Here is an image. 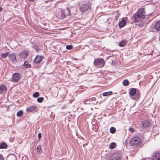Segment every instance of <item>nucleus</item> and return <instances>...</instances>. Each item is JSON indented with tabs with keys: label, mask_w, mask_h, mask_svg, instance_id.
<instances>
[{
	"label": "nucleus",
	"mask_w": 160,
	"mask_h": 160,
	"mask_svg": "<svg viewBox=\"0 0 160 160\" xmlns=\"http://www.w3.org/2000/svg\"><path fill=\"white\" fill-rule=\"evenodd\" d=\"M123 84L124 86H127L129 84V82L127 79L124 80L123 81Z\"/></svg>",
	"instance_id": "obj_20"
},
{
	"label": "nucleus",
	"mask_w": 160,
	"mask_h": 160,
	"mask_svg": "<svg viewBox=\"0 0 160 160\" xmlns=\"http://www.w3.org/2000/svg\"><path fill=\"white\" fill-rule=\"evenodd\" d=\"M73 48V46L72 45H68L66 46V48L68 50H71Z\"/></svg>",
	"instance_id": "obj_30"
},
{
	"label": "nucleus",
	"mask_w": 160,
	"mask_h": 160,
	"mask_svg": "<svg viewBox=\"0 0 160 160\" xmlns=\"http://www.w3.org/2000/svg\"><path fill=\"white\" fill-rule=\"evenodd\" d=\"M137 93V91H136V90L135 88H132L130 90V92H129V94L130 95L132 96H134L135 94H136ZM137 94H138V97H140V94L137 93Z\"/></svg>",
	"instance_id": "obj_13"
},
{
	"label": "nucleus",
	"mask_w": 160,
	"mask_h": 160,
	"mask_svg": "<svg viewBox=\"0 0 160 160\" xmlns=\"http://www.w3.org/2000/svg\"><path fill=\"white\" fill-rule=\"evenodd\" d=\"M0 160H4V158L2 155H0Z\"/></svg>",
	"instance_id": "obj_33"
},
{
	"label": "nucleus",
	"mask_w": 160,
	"mask_h": 160,
	"mask_svg": "<svg viewBox=\"0 0 160 160\" xmlns=\"http://www.w3.org/2000/svg\"><path fill=\"white\" fill-rule=\"evenodd\" d=\"M90 6L89 3L85 4L82 5L80 8V11L82 13L90 9Z\"/></svg>",
	"instance_id": "obj_5"
},
{
	"label": "nucleus",
	"mask_w": 160,
	"mask_h": 160,
	"mask_svg": "<svg viewBox=\"0 0 160 160\" xmlns=\"http://www.w3.org/2000/svg\"><path fill=\"white\" fill-rule=\"evenodd\" d=\"M30 1H31V2H34L35 0H29Z\"/></svg>",
	"instance_id": "obj_39"
},
{
	"label": "nucleus",
	"mask_w": 160,
	"mask_h": 160,
	"mask_svg": "<svg viewBox=\"0 0 160 160\" xmlns=\"http://www.w3.org/2000/svg\"><path fill=\"white\" fill-rule=\"evenodd\" d=\"M33 48L36 50L37 51H38L39 49L38 46L35 45L33 46Z\"/></svg>",
	"instance_id": "obj_31"
},
{
	"label": "nucleus",
	"mask_w": 160,
	"mask_h": 160,
	"mask_svg": "<svg viewBox=\"0 0 160 160\" xmlns=\"http://www.w3.org/2000/svg\"><path fill=\"white\" fill-rule=\"evenodd\" d=\"M130 143L132 146L138 147L142 143L141 139L138 137H133L130 140Z\"/></svg>",
	"instance_id": "obj_1"
},
{
	"label": "nucleus",
	"mask_w": 160,
	"mask_h": 160,
	"mask_svg": "<svg viewBox=\"0 0 160 160\" xmlns=\"http://www.w3.org/2000/svg\"><path fill=\"white\" fill-rule=\"evenodd\" d=\"M20 78L19 73H15L13 74L11 80L13 82H17Z\"/></svg>",
	"instance_id": "obj_6"
},
{
	"label": "nucleus",
	"mask_w": 160,
	"mask_h": 160,
	"mask_svg": "<svg viewBox=\"0 0 160 160\" xmlns=\"http://www.w3.org/2000/svg\"><path fill=\"white\" fill-rule=\"evenodd\" d=\"M28 52L27 50H24L20 52L19 54V56L21 58L25 59L28 57Z\"/></svg>",
	"instance_id": "obj_7"
},
{
	"label": "nucleus",
	"mask_w": 160,
	"mask_h": 160,
	"mask_svg": "<svg viewBox=\"0 0 160 160\" xmlns=\"http://www.w3.org/2000/svg\"><path fill=\"white\" fill-rule=\"evenodd\" d=\"M7 145L5 143H3L0 145V148H5L7 147Z\"/></svg>",
	"instance_id": "obj_23"
},
{
	"label": "nucleus",
	"mask_w": 160,
	"mask_h": 160,
	"mask_svg": "<svg viewBox=\"0 0 160 160\" xmlns=\"http://www.w3.org/2000/svg\"><path fill=\"white\" fill-rule=\"evenodd\" d=\"M23 114L22 111L20 110L17 113V115L18 117H20Z\"/></svg>",
	"instance_id": "obj_27"
},
{
	"label": "nucleus",
	"mask_w": 160,
	"mask_h": 160,
	"mask_svg": "<svg viewBox=\"0 0 160 160\" xmlns=\"http://www.w3.org/2000/svg\"><path fill=\"white\" fill-rule=\"evenodd\" d=\"M122 157L120 153L115 152L110 158V160H121Z\"/></svg>",
	"instance_id": "obj_4"
},
{
	"label": "nucleus",
	"mask_w": 160,
	"mask_h": 160,
	"mask_svg": "<svg viewBox=\"0 0 160 160\" xmlns=\"http://www.w3.org/2000/svg\"><path fill=\"white\" fill-rule=\"evenodd\" d=\"M38 138L39 139L41 138V133H40L38 134Z\"/></svg>",
	"instance_id": "obj_35"
},
{
	"label": "nucleus",
	"mask_w": 160,
	"mask_h": 160,
	"mask_svg": "<svg viewBox=\"0 0 160 160\" xmlns=\"http://www.w3.org/2000/svg\"><path fill=\"white\" fill-rule=\"evenodd\" d=\"M42 152V150L40 145H38L37 147V153L40 154Z\"/></svg>",
	"instance_id": "obj_17"
},
{
	"label": "nucleus",
	"mask_w": 160,
	"mask_h": 160,
	"mask_svg": "<svg viewBox=\"0 0 160 160\" xmlns=\"http://www.w3.org/2000/svg\"><path fill=\"white\" fill-rule=\"evenodd\" d=\"M142 160H146V159H143Z\"/></svg>",
	"instance_id": "obj_40"
},
{
	"label": "nucleus",
	"mask_w": 160,
	"mask_h": 160,
	"mask_svg": "<svg viewBox=\"0 0 160 160\" xmlns=\"http://www.w3.org/2000/svg\"><path fill=\"white\" fill-rule=\"evenodd\" d=\"M154 28L157 31H160V21L157 22L154 26Z\"/></svg>",
	"instance_id": "obj_16"
},
{
	"label": "nucleus",
	"mask_w": 160,
	"mask_h": 160,
	"mask_svg": "<svg viewBox=\"0 0 160 160\" xmlns=\"http://www.w3.org/2000/svg\"><path fill=\"white\" fill-rule=\"evenodd\" d=\"M119 14H118V15H117L116 16H115V18H116V20H118V17H119Z\"/></svg>",
	"instance_id": "obj_36"
},
{
	"label": "nucleus",
	"mask_w": 160,
	"mask_h": 160,
	"mask_svg": "<svg viewBox=\"0 0 160 160\" xmlns=\"http://www.w3.org/2000/svg\"><path fill=\"white\" fill-rule=\"evenodd\" d=\"M152 160H160V153L155 152L152 157Z\"/></svg>",
	"instance_id": "obj_12"
},
{
	"label": "nucleus",
	"mask_w": 160,
	"mask_h": 160,
	"mask_svg": "<svg viewBox=\"0 0 160 160\" xmlns=\"http://www.w3.org/2000/svg\"><path fill=\"white\" fill-rule=\"evenodd\" d=\"M43 58L42 56L37 55L34 60V62L36 63H38L43 60Z\"/></svg>",
	"instance_id": "obj_11"
},
{
	"label": "nucleus",
	"mask_w": 160,
	"mask_h": 160,
	"mask_svg": "<svg viewBox=\"0 0 160 160\" xmlns=\"http://www.w3.org/2000/svg\"><path fill=\"white\" fill-rule=\"evenodd\" d=\"M43 99V98L42 97L38 98L37 100L38 102L41 103L42 102Z\"/></svg>",
	"instance_id": "obj_29"
},
{
	"label": "nucleus",
	"mask_w": 160,
	"mask_h": 160,
	"mask_svg": "<svg viewBox=\"0 0 160 160\" xmlns=\"http://www.w3.org/2000/svg\"><path fill=\"white\" fill-rule=\"evenodd\" d=\"M23 65L25 66L26 68H29L30 67V65L28 63V62L25 61Z\"/></svg>",
	"instance_id": "obj_25"
},
{
	"label": "nucleus",
	"mask_w": 160,
	"mask_h": 160,
	"mask_svg": "<svg viewBox=\"0 0 160 160\" xmlns=\"http://www.w3.org/2000/svg\"><path fill=\"white\" fill-rule=\"evenodd\" d=\"M135 22H136V25L137 26H138L139 27H142L143 26V22H137L136 21V20L135 19H134Z\"/></svg>",
	"instance_id": "obj_21"
},
{
	"label": "nucleus",
	"mask_w": 160,
	"mask_h": 160,
	"mask_svg": "<svg viewBox=\"0 0 160 160\" xmlns=\"http://www.w3.org/2000/svg\"><path fill=\"white\" fill-rule=\"evenodd\" d=\"M67 11H68V15H70V11L69 8H67Z\"/></svg>",
	"instance_id": "obj_37"
},
{
	"label": "nucleus",
	"mask_w": 160,
	"mask_h": 160,
	"mask_svg": "<svg viewBox=\"0 0 160 160\" xmlns=\"http://www.w3.org/2000/svg\"><path fill=\"white\" fill-rule=\"evenodd\" d=\"M94 65L97 67L101 68L104 66L105 64V62L104 59L100 58L99 59H95L94 62Z\"/></svg>",
	"instance_id": "obj_2"
},
{
	"label": "nucleus",
	"mask_w": 160,
	"mask_h": 160,
	"mask_svg": "<svg viewBox=\"0 0 160 160\" xmlns=\"http://www.w3.org/2000/svg\"><path fill=\"white\" fill-rule=\"evenodd\" d=\"M9 52H7L4 53H2L1 57L2 58H6L8 56H9Z\"/></svg>",
	"instance_id": "obj_22"
},
{
	"label": "nucleus",
	"mask_w": 160,
	"mask_h": 160,
	"mask_svg": "<svg viewBox=\"0 0 160 160\" xmlns=\"http://www.w3.org/2000/svg\"><path fill=\"white\" fill-rule=\"evenodd\" d=\"M145 12L144 8H140L138 9V12L136 16V18H143L145 17Z\"/></svg>",
	"instance_id": "obj_3"
},
{
	"label": "nucleus",
	"mask_w": 160,
	"mask_h": 160,
	"mask_svg": "<svg viewBox=\"0 0 160 160\" xmlns=\"http://www.w3.org/2000/svg\"><path fill=\"white\" fill-rule=\"evenodd\" d=\"M129 130L131 132H133L135 131L134 128H129Z\"/></svg>",
	"instance_id": "obj_32"
},
{
	"label": "nucleus",
	"mask_w": 160,
	"mask_h": 160,
	"mask_svg": "<svg viewBox=\"0 0 160 160\" xmlns=\"http://www.w3.org/2000/svg\"><path fill=\"white\" fill-rule=\"evenodd\" d=\"M26 110L29 112H37L38 111L37 107L34 106H31L28 108H27Z\"/></svg>",
	"instance_id": "obj_10"
},
{
	"label": "nucleus",
	"mask_w": 160,
	"mask_h": 160,
	"mask_svg": "<svg viewBox=\"0 0 160 160\" xmlns=\"http://www.w3.org/2000/svg\"><path fill=\"white\" fill-rule=\"evenodd\" d=\"M128 20L127 18L124 17L122 19L121 21L119 23V26L121 28H122L125 26L126 23V21Z\"/></svg>",
	"instance_id": "obj_9"
},
{
	"label": "nucleus",
	"mask_w": 160,
	"mask_h": 160,
	"mask_svg": "<svg viewBox=\"0 0 160 160\" xmlns=\"http://www.w3.org/2000/svg\"><path fill=\"white\" fill-rule=\"evenodd\" d=\"M112 94V92L111 91H109L108 92H106L102 93V95L103 96H109L111 95Z\"/></svg>",
	"instance_id": "obj_18"
},
{
	"label": "nucleus",
	"mask_w": 160,
	"mask_h": 160,
	"mask_svg": "<svg viewBox=\"0 0 160 160\" xmlns=\"http://www.w3.org/2000/svg\"><path fill=\"white\" fill-rule=\"evenodd\" d=\"M126 43L125 41H122L119 43V46L120 47H123L125 45Z\"/></svg>",
	"instance_id": "obj_24"
},
{
	"label": "nucleus",
	"mask_w": 160,
	"mask_h": 160,
	"mask_svg": "<svg viewBox=\"0 0 160 160\" xmlns=\"http://www.w3.org/2000/svg\"><path fill=\"white\" fill-rule=\"evenodd\" d=\"M116 146V144L115 142H112L109 145V147L111 149H113Z\"/></svg>",
	"instance_id": "obj_19"
},
{
	"label": "nucleus",
	"mask_w": 160,
	"mask_h": 160,
	"mask_svg": "<svg viewBox=\"0 0 160 160\" xmlns=\"http://www.w3.org/2000/svg\"><path fill=\"white\" fill-rule=\"evenodd\" d=\"M150 125L149 122L146 120L143 121L142 123V126L143 128L148 127Z\"/></svg>",
	"instance_id": "obj_14"
},
{
	"label": "nucleus",
	"mask_w": 160,
	"mask_h": 160,
	"mask_svg": "<svg viewBox=\"0 0 160 160\" xmlns=\"http://www.w3.org/2000/svg\"><path fill=\"white\" fill-rule=\"evenodd\" d=\"M110 132L112 133H114L116 132L115 128L114 127H111L110 129Z\"/></svg>",
	"instance_id": "obj_26"
},
{
	"label": "nucleus",
	"mask_w": 160,
	"mask_h": 160,
	"mask_svg": "<svg viewBox=\"0 0 160 160\" xmlns=\"http://www.w3.org/2000/svg\"><path fill=\"white\" fill-rule=\"evenodd\" d=\"M152 14V13H151L149 15H151Z\"/></svg>",
	"instance_id": "obj_41"
},
{
	"label": "nucleus",
	"mask_w": 160,
	"mask_h": 160,
	"mask_svg": "<svg viewBox=\"0 0 160 160\" xmlns=\"http://www.w3.org/2000/svg\"><path fill=\"white\" fill-rule=\"evenodd\" d=\"M62 19H64L66 18L65 15L63 13H62Z\"/></svg>",
	"instance_id": "obj_34"
},
{
	"label": "nucleus",
	"mask_w": 160,
	"mask_h": 160,
	"mask_svg": "<svg viewBox=\"0 0 160 160\" xmlns=\"http://www.w3.org/2000/svg\"><path fill=\"white\" fill-rule=\"evenodd\" d=\"M3 10V9L1 7H0V12H1Z\"/></svg>",
	"instance_id": "obj_38"
},
{
	"label": "nucleus",
	"mask_w": 160,
	"mask_h": 160,
	"mask_svg": "<svg viewBox=\"0 0 160 160\" xmlns=\"http://www.w3.org/2000/svg\"><path fill=\"white\" fill-rule=\"evenodd\" d=\"M8 58L11 62L14 63H16L17 60L16 58V55L15 53H11L8 56Z\"/></svg>",
	"instance_id": "obj_8"
},
{
	"label": "nucleus",
	"mask_w": 160,
	"mask_h": 160,
	"mask_svg": "<svg viewBox=\"0 0 160 160\" xmlns=\"http://www.w3.org/2000/svg\"><path fill=\"white\" fill-rule=\"evenodd\" d=\"M7 89L4 85H2L0 87V93H4L6 92Z\"/></svg>",
	"instance_id": "obj_15"
},
{
	"label": "nucleus",
	"mask_w": 160,
	"mask_h": 160,
	"mask_svg": "<svg viewBox=\"0 0 160 160\" xmlns=\"http://www.w3.org/2000/svg\"><path fill=\"white\" fill-rule=\"evenodd\" d=\"M39 96V93L38 92H36L33 93V96L34 98H37Z\"/></svg>",
	"instance_id": "obj_28"
}]
</instances>
